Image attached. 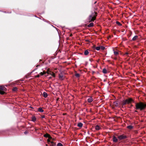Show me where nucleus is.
I'll use <instances>...</instances> for the list:
<instances>
[{"label":"nucleus","instance_id":"nucleus-4","mask_svg":"<svg viewBox=\"0 0 146 146\" xmlns=\"http://www.w3.org/2000/svg\"><path fill=\"white\" fill-rule=\"evenodd\" d=\"M6 88L3 86H0V94H3L5 93L4 91L5 90Z\"/></svg>","mask_w":146,"mask_h":146},{"label":"nucleus","instance_id":"nucleus-12","mask_svg":"<svg viewBox=\"0 0 146 146\" xmlns=\"http://www.w3.org/2000/svg\"><path fill=\"white\" fill-rule=\"evenodd\" d=\"M89 52L88 50H86L84 52V54L85 55H87L89 54Z\"/></svg>","mask_w":146,"mask_h":146},{"label":"nucleus","instance_id":"nucleus-14","mask_svg":"<svg viewBox=\"0 0 146 146\" xmlns=\"http://www.w3.org/2000/svg\"><path fill=\"white\" fill-rule=\"evenodd\" d=\"M94 25V23H91L88 25V27H91L93 26Z\"/></svg>","mask_w":146,"mask_h":146},{"label":"nucleus","instance_id":"nucleus-9","mask_svg":"<svg viewBox=\"0 0 146 146\" xmlns=\"http://www.w3.org/2000/svg\"><path fill=\"white\" fill-rule=\"evenodd\" d=\"M93 98L91 97H90L88 100V101L89 103H91L93 101Z\"/></svg>","mask_w":146,"mask_h":146},{"label":"nucleus","instance_id":"nucleus-35","mask_svg":"<svg viewBox=\"0 0 146 146\" xmlns=\"http://www.w3.org/2000/svg\"><path fill=\"white\" fill-rule=\"evenodd\" d=\"M128 54H129L128 53V52H127L125 53V55H128Z\"/></svg>","mask_w":146,"mask_h":146},{"label":"nucleus","instance_id":"nucleus-2","mask_svg":"<svg viewBox=\"0 0 146 146\" xmlns=\"http://www.w3.org/2000/svg\"><path fill=\"white\" fill-rule=\"evenodd\" d=\"M97 15V12H94L89 16L88 18V20L89 22L94 21L96 19Z\"/></svg>","mask_w":146,"mask_h":146},{"label":"nucleus","instance_id":"nucleus-21","mask_svg":"<svg viewBox=\"0 0 146 146\" xmlns=\"http://www.w3.org/2000/svg\"><path fill=\"white\" fill-rule=\"evenodd\" d=\"M50 142L51 143L50 146H55L56 144L55 143H54L52 141H51Z\"/></svg>","mask_w":146,"mask_h":146},{"label":"nucleus","instance_id":"nucleus-3","mask_svg":"<svg viewBox=\"0 0 146 146\" xmlns=\"http://www.w3.org/2000/svg\"><path fill=\"white\" fill-rule=\"evenodd\" d=\"M133 100L131 98H129L123 101L122 102V105H125L126 104H129L131 103V102H133Z\"/></svg>","mask_w":146,"mask_h":146},{"label":"nucleus","instance_id":"nucleus-37","mask_svg":"<svg viewBox=\"0 0 146 146\" xmlns=\"http://www.w3.org/2000/svg\"><path fill=\"white\" fill-rule=\"evenodd\" d=\"M27 133V131H25V132H24V133H25V134H26Z\"/></svg>","mask_w":146,"mask_h":146},{"label":"nucleus","instance_id":"nucleus-30","mask_svg":"<svg viewBox=\"0 0 146 146\" xmlns=\"http://www.w3.org/2000/svg\"><path fill=\"white\" fill-rule=\"evenodd\" d=\"M17 90V88H14L13 89V90L14 91H16Z\"/></svg>","mask_w":146,"mask_h":146},{"label":"nucleus","instance_id":"nucleus-11","mask_svg":"<svg viewBox=\"0 0 146 146\" xmlns=\"http://www.w3.org/2000/svg\"><path fill=\"white\" fill-rule=\"evenodd\" d=\"M95 128L97 130H99L101 129L100 126L98 125L96 126Z\"/></svg>","mask_w":146,"mask_h":146},{"label":"nucleus","instance_id":"nucleus-34","mask_svg":"<svg viewBox=\"0 0 146 146\" xmlns=\"http://www.w3.org/2000/svg\"><path fill=\"white\" fill-rule=\"evenodd\" d=\"M41 117L42 118H44L45 117V116L44 115H42L41 116Z\"/></svg>","mask_w":146,"mask_h":146},{"label":"nucleus","instance_id":"nucleus-17","mask_svg":"<svg viewBox=\"0 0 146 146\" xmlns=\"http://www.w3.org/2000/svg\"><path fill=\"white\" fill-rule=\"evenodd\" d=\"M83 124L81 123H79L78 124V126L79 127H81L82 126Z\"/></svg>","mask_w":146,"mask_h":146},{"label":"nucleus","instance_id":"nucleus-24","mask_svg":"<svg viewBox=\"0 0 146 146\" xmlns=\"http://www.w3.org/2000/svg\"><path fill=\"white\" fill-rule=\"evenodd\" d=\"M46 74V72L45 71H43V72H41L40 73V74L42 76L44 74Z\"/></svg>","mask_w":146,"mask_h":146},{"label":"nucleus","instance_id":"nucleus-5","mask_svg":"<svg viewBox=\"0 0 146 146\" xmlns=\"http://www.w3.org/2000/svg\"><path fill=\"white\" fill-rule=\"evenodd\" d=\"M127 137L126 135H122L118 137V138L119 140L126 139Z\"/></svg>","mask_w":146,"mask_h":146},{"label":"nucleus","instance_id":"nucleus-29","mask_svg":"<svg viewBox=\"0 0 146 146\" xmlns=\"http://www.w3.org/2000/svg\"><path fill=\"white\" fill-rule=\"evenodd\" d=\"M114 105L115 106H117V103L116 102H115L114 103Z\"/></svg>","mask_w":146,"mask_h":146},{"label":"nucleus","instance_id":"nucleus-16","mask_svg":"<svg viewBox=\"0 0 146 146\" xmlns=\"http://www.w3.org/2000/svg\"><path fill=\"white\" fill-rule=\"evenodd\" d=\"M38 111L40 112H43L44 111L42 109V108H38Z\"/></svg>","mask_w":146,"mask_h":146},{"label":"nucleus","instance_id":"nucleus-13","mask_svg":"<svg viewBox=\"0 0 146 146\" xmlns=\"http://www.w3.org/2000/svg\"><path fill=\"white\" fill-rule=\"evenodd\" d=\"M43 96L45 98H46L47 96V94L45 92H44L43 94Z\"/></svg>","mask_w":146,"mask_h":146},{"label":"nucleus","instance_id":"nucleus-18","mask_svg":"<svg viewBox=\"0 0 146 146\" xmlns=\"http://www.w3.org/2000/svg\"><path fill=\"white\" fill-rule=\"evenodd\" d=\"M127 128L130 129H131L133 128V126L131 125L127 126Z\"/></svg>","mask_w":146,"mask_h":146},{"label":"nucleus","instance_id":"nucleus-31","mask_svg":"<svg viewBox=\"0 0 146 146\" xmlns=\"http://www.w3.org/2000/svg\"><path fill=\"white\" fill-rule=\"evenodd\" d=\"M116 23H117V24H118L119 25H121V23L119 22L118 21H117Z\"/></svg>","mask_w":146,"mask_h":146},{"label":"nucleus","instance_id":"nucleus-26","mask_svg":"<svg viewBox=\"0 0 146 146\" xmlns=\"http://www.w3.org/2000/svg\"><path fill=\"white\" fill-rule=\"evenodd\" d=\"M57 146H62V145L60 143H58L57 144Z\"/></svg>","mask_w":146,"mask_h":146},{"label":"nucleus","instance_id":"nucleus-15","mask_svg":"<svg viewBox=\"0 0 146 146\" xmlns=\"http://www.w3.org/2000/svg\"><path fill=\"white\" fill-rule=\"evenodd\" d=\"M36 118L35 117L33 116L32 117V120L33 121H35L36 120Z\"/></svg>","mask_w":146,"mask_h":146},{"label":"nucleus","instance_id":"nucleus-33","mask_svg":"<svg viewBox=\"0 0 146 146\" xmlns=\"http://www.w3.org/2000/svg\"><path fill=\"white\" fill-rule=\"evenodd\" d=\"M96 46H95V45H94L93 46V47L92 48H95V49H96Z\"/></svg>","mask_w":146,"mask_h":146},{"label":"nucleus","instance_id":"nucleus-1","mask_svg":"<svg viewBox=\"0 0 146 146\" xmlns=\"http://www.w3.org/2000/svg\"><path fill=\"white\" fill-rule=\"evenodd\" d=\"M146 108V102H139L135 105V109L141 111L144 110Z\"/></svg>","mask_w":146,"mask_h":146},{"label":"nucleus","instance_id":"nucleus-6","mask_svg":"<svg viewBox=\"0 0 146 146\" xmlns=\"http://www.w3.org/2000/svg\"><path fill=\"white\" fill-rule=\"evenodd\" d=\"M113 141L114 142H116L118 141V139L116 137L114 136L113 137Z\"/></svg>","mask_w":146,"mask_h":146},{"label":"nucleus","instance_id":"nucleus-22","mask_svg":"<svg viewBox=\"0 0 146 146\" xmlns=\"http://www.w3.org/2000/svg\"><path fill=\"white\" fill-rule=\"evenodd\" d=\"M114 55L115 56L119 54L118 52L117 51H114Z\"/></svg>","mask_w":146,"mask_h":146},{"label":"nucleus","instance_id":"nucleus-23","mask_svg":"<svg viewBox=\"0 0 146 146\" xmlns=\"http://www.w3.org/2000/svg\"><path fill=\"white\" fill-rule=\"evenodd\" d=\"M75 76L77 78H79L80 76V75L79 74L76 73L75 74Z\"/></svg>","mask_w":146,"mask_h":146},{"label":"nucleus","instance_id":"nucleus-32","mask_svg":"<svg viewBox=\"0 0 146 146\" xmlns=\"http://www.w3.org/2000/svg\"><path fill=\"white\" fill-rule=\"evenodd\" d=\"M40 77V75H38L35 76V78H38Z\"/></svg>","mask_w":146,"mask_h":146},{"label":"nucleus","instance_id":"nucleus-7","mask_svg":"<svg viewBox=\"0 0 146 146\" xmlns=\"http://www.w3.org/2000/svg\"><path fill=\"white\" fill-rule=\"evenodd\" d=\"M45 137H48L49 139H51L52 138V137L50 136V135L48 133H46L44 135Z\"/></svg>","mask_w":146,"mask_h":146},{"label":"nucleus","instance_id":"nucleus-10","mask_svg":"<svg viewBox=\"0 0 146 146\" xmlns=\"http://www.w3.org/2000/svg\"><path fill=\"white\" fill-rule=\"evenodd\" d=\"M48 74H50V75H52L53 77H55V74L53 72H51L50 71V72H49V73Z\"/></svg>","mask_w":146,"mask_h":146},{"label":"nucleus","instance_id":"nucleus-36","mask_svg":"<svg viewBox=\"0 0 146 146\" xmlns=\"http://www.w3.org/2000/svg\"><path fill=\"white\" fill-rule=\"evenodd\" d=\"M50 139L49 138V139H47V141L48 142H50V140L49 139Z\"/></svg>","mask_w":146,"mask_h":146},{"label":"nucleus","instance_id":"nucleus-39","mask_svg":"<svg viewBox=\"0 0 146 146\" xmlns=\"http://www.w3.org/2000/svg\"><path fill=\"white\" fill-rule=\"evenodd\" d=\"M47 145H47V144L46 145V146H47Z\"/></svg>","mask_w":146,"mask_h":146},{"label":"nucleus","instance_id":"nucleus-28","mask_svg":"<svg viewBox=\"0 0 146 146\" xmlns=\"http://www.w3.org/2000/svg\"><path fill=\"white\" fill-rule=\"evenodd\" d=\"M50 71L49 70V69H47V71H46V73H47L48 74L49 73V72H50Z\"/></svg>","mask_w":146,"mask_h":146},{"label":"nucleus","instance_id":"nucleus-40","mask_svg":"<svg viewBox=\"0 0 146 146\" xmlns=\"http://www.w3.org/2000/svg\"><path fill=\"white\" fill-rule=\"evenodd\" d=\"M96 2H95V4L96 3Z\"/></svg>","mask_w":146,"mask_h":146},{"label":"nucleus","instance_id":"nucleus-8","mask_svg":"<svg viewBox=\"0 0 146 146\" xmlns=\"http://www.w3.org/2000/svg\"><path fill=\"white\" fill-rule=\"evenodd\" d=\"M65 77L62 74L59 75V79L61 80H62L64 79Z\"/></svg>","mask_w":146,"mask_h":146},{"label":"nucleus","instance_id":"nucleus-20","mask_svg":"<svg viewBox=\"0 0 146 146\" xmlns=\"http://www.w3.org/2000/svg\"><path fill=\"white\" fill-rule=\"evenodd\" d=\"M102 71L103 72L104 74H106L107 73V70L106 68L103 69Z\"/></svg>","mask_w":146,"mask_h":146},{"label":"nucleus","instance_id":"nucleus-38","mask_svg":"<svg viewBox=\"0 0 146 146\" xmlns=\"http://www.w3.org/2000/svg\"><path fill=\"white\" fill-rule=\"evenodd\" d=\"M39 66V65H37V66H36L37 67H38V66Z\"/></svg>","mask_w":146,"mask_h":146},{"label":"nucleus","instance_id":"nucleus-19","mask_svg":"<svg viewBox=\"0 0 146 146\" xmlns=\"http://www.w3.org/2000/svg\"><path fill=\"white\" fill-rule=\"evenodd\" d=\"M138 36L137 35H136L132 39V40H135L137 38H138Z\"/></svg>","mask_w":146,"mask_h":146},{"label":"nucleus","instance_id":"nucleus-41","mask_svg":"<svg viewBox=\"0 0 146 146\" xmlns=\"http://www.w3.org/2000/svg\"><path fill=\"white\" fill-rule=\"evenodd\" d=\"M135 112H137V111H135Z\"/></svg>","mask_w":146,"mask_h":146},{"label":"nucleus","instance_id":"nucleus-27","mask_svg":"<svg viewBox=\"0 0 146 146\" xmlns=\"http://www.w3.org/2000/svg\"><path fill=\"white\" fill-rule=\"evenodd\" d=\"M100 49H101L102 50H104L105 49V47L102 46H101L100 47Z\"/></svg>","mask_w":146,"mask_h":146},{"label":"nucleus","instance_id":"nucleus-25","mask_svg":"<svg viewBox=\"0 0 146 146\" xmlns=\"http://www.w3.org/2000/svg\"><path fill=\"white\" fill-rule=\"evenodd\" d=\"M100 46H96V50H100Z\"/></svg>","mask_w":146,"mask_h":146}]
</instances>
